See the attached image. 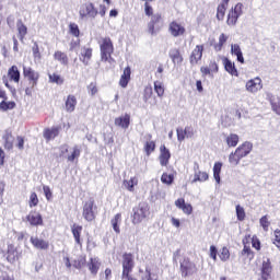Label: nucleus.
<instances>
[{"label":"nucleus","instance_id":"f257e3e1","mask_svg":"<svg viewBox=\"0 0 280 280\" xmlns=\"http://www.w3.org/2000/svg\"><path fill=\"white\" fill-rule=\"evenodd\" d=\"M23 78L28 82V85L25 88V95L32 97L34 91L38 86V81L40 80V72L34 70L32 67L23 66Z\"/></svg>","mask_w":280,"mask_h":280},{"label":"nucleus","instance_id":"f03ea898","mask_svg":"<svg viewBox=\"0 0 280 280\" xmlns=\"http://www.w3.org/2000/svg\"><path fill=\"white\" fill-rule=\"evenodd\" d=\"M106 10L105 4H100L98 11L93 2H85L81 4L79 15L82 21H84V19H96L97 14H100V16H106Z\"/></svg>","mask_w":280,"mask_h":280},{"label":"nucleus","instance_id":"7ed1b4c3","mask_svg":"<svg viewBox=\"0 0 280 280\" xmlns=\"http://www.w3.org/2000/svg\"><path fill=\"white\" fill-rule=\"evenodd\" d=\"M100 49L102 62H109V65H113L115 62V58H113V54H115L113 39H110V37L102 38L100 43Z\"/></svg>","mask_w":280,"mask_h":280},{"label":"nucleus","instance_id":"20e7f679","mask_svg":"<svg viewBox=\"0 0 280 280\" xmlns=\"http://www.w3.org/2000/svg\"><path fill=\"white\" fill-rule=\"evenodd\" d=\"M198 270H200V266L191 261L190 257H184L179 260V273L183 279L198 275Z\"/></svg>","mask_w":280,"mask_h":280},{"label":"nucleus","instance_id":"39448f33","mask_svg":"<svg viewBox=\"0 0 280 280\" xmlns=\"http://www.w3.org/2000/svg\"><path fill=\"white\" fill-rule=\"evenodd\" d=\"M150 215V205L142 201L132 208L131 222L132 224H141Z\"/></svg>","mask_w":280,"mask_h":280},{"label":"nucleus","instance_id":"423d86ee","mask_svg":"<svg viewBox=\"0 0 280 280\" xmlns=\"http://www.w3.org/2000/svg\"><path fill=\"white\" fill-rule=\"evenodd\" d=\"M82 215L86 222H93L97 215V206L95 205V199L90 198L83 205Z\"/></svg>","mask_w":280,"mask_h":280},{"label":"nucleus","instance_id":"0eeeda50","mask_svg":"<svg viewBox=\"0 0 280 280\" xmlns=\"http://www.w3.org/2000/svg\"><path fill=\"white\" fill-rule=\"evenodd\" d=\"M2 82L7 89H10V82H14L15 84H19V82H21V70H19V66L16 65L11 66L8 69L7 77L2 78Z\"/></svg>","mask_w":280,"mask_h":280},{"label":"nucleus","instance_id":"6e6552de","mask_svg":"<svg viewBox=\"0 0 280 280\" xmlns=\"http://www.w3.org/2000/svg\"><path fill=\"white\" fill-rule=\"evenodd\" d=\"M163 27V15L161 13H155L151 16V20L148 23V32L151 36L156 35L158 32H161Z\"/></svg>","mask_w":280,"mask_h":280},{"label":"nucleus","instance_id":"1a4fd4ad","mask_svg":"<svg viewBox=\"0 0 280 280\" xmlns=\"http://www.w3.org/2000/svg\"><path fill=\"white\" fill-rule=\"evenodd\" d=\"M168 33L173 38H180V36H185L187 34V28L183 23L174 20L168 24Z\"/></svg>","mask_w":280,"mask_h":280},{"label":"nucleus","instance_id":"9d476101","mask_svg":"<svg viewBox=\"0 0 280 280\" xmlns=\"http://www.w3.org/2000/svg\"><path fill=\"white\" fill-rule=\"evenodd\" d=\"M121 266H122L121 275L132 272V270H135V255L132 253H127V252L124 253Z\"/></svg>","mask_w":280,"mask_h":280},{"label":"nucleus","instance_id":"9b49d317","mask_svg":"<svg viewBox=\"0 0 280 280\" xmlns=\"http://www.w3.org/2000/svg\"><path fill=\"white\" fill-rule=\"evenodd\" d=\"M244 156H246V143H243L235 150L234 153H231L229 156V161L233 165H237L240 161L244 159Z\"/></svg>","mask_w":280,"mask_h":280},{"label":"nucleus","instance_id":"f8f14e48","mask_svg":"<svg viewBox=\"0 0 280 280\" xmlns=\"http://www.w3.org/2000/svg\"><path fill=\"white\" fill-rule=\"evenodd\" d=\"M242 8H244V5L242 3H237L228 14V25H235V23H237V19H240V16H242Z\"/></svg>","mask_w":280,"mask_h":280},{"label":"nucleus","instance_id":"ddd939ff","mask_svg":"<svg viewBox=\"0 0 280 280\" xmlns=\"http://www.w3.org/2000/svg\"><path fill=\"white\" fill-rule=\"evenodd\" d=\"M26 221L31 224V226H43L45 222L43 221V214L36 210H31L26 215Z\"/></svg>","mask_w":280,"mask_h":280},{"label":"nucleus","instance_id":"4468645a","mask_svg":"<svg viewBox=\"0 0 280 280\" xmlns=\"http://www.w3.org/2000/svg\"><path fill=\"white\" fill-rule=\"evenodd\" d=\"M202 54H205V45H197L192 51L190 52L189 56V62L192 66L198 65V62H200V60H202Z\"/></svg>","mask_w":280,"mask_h":280},{"label":"nucleus","instance_id":"2eb2a0df","mask_svg":"<svg viewBox=\"0 0 280 280\" xmlns=\"http://www.w3.org/2000/svg\"><path fill=\"white\" fill-rule=\"evenodd\" d=\"M171 159H172V153L170 152V149H167L165 144H162L160 147V155H159L160 165H162V167H167V165H170Z\"/></svg>","mask_w":280,"mask_h":280},{"label":"nucleus","instance_id":"dca6fc26","mask_svg":"<svg viewBox=\"0 0 280 280\" xmlns=\"http://www.w3.org/2000/svg\"><path fill=\"white\" fill-rule=\"evenodd\" d=\"M60 130H62L61 126H54L51 128H45L43 131V137L47 141H54L56 137H59Z\"/></svg>","mask_w":280,"mask_h":280},{"label":"nucleus","instance_id":"f3484780","mask_svg":"<svg viewBox=\"0 0 280 280\" xmlns=\"http://www.w3.org/2000/svg\"><path fill=\"white\" fill-rule=\"evenodd\" d=\"M175 207H177V209H180V211H183L185 215H191L194 213V207L191 206V203H186L185 198H178L177 200H175Z\"/></svg>","mask_w":280,"mask_h":280},{"label":"nucleus","instance_id":"a211bd4d","mask_svg":"<svg viewBox=\"0 0 280 280\" xmlns=\"http://www.w3.org/2000/svg\"><path fill=\"white\" fill-rule=\"evenodd\" d=\"M148 140L143 143V152L147 156H150L156 150V141L152 140V135L149 133Z\"/></svg>","mask_w":280,"mask_h":280},{"label":"nucleus","instance_id":"6ab92c4d","mask_svg":"<svg viewBox=\"0 0 280 280\" xmlns=\"http://www.w3.org/2000/svg\"><path fill=\"white\" fill-rule=\"evenodd\" d=\"M262 86L260 78L252 79L246 83V90L249 93H257V91H261Z\"/></svg>","mask_w":280,"mask_h":280},{"label":"nucleus","instance_id":"aec40b11","mask_svg":"<svg viewBox=\"0 0 280 280\" xmlns=\"http://www.w3.org/2000/svg\"><path fill=\"white\" fill-rule=\"evenodd\" d=\"M31 244L34 246V248H37V250H47L49 249V242L39 238L38 236H32L31 237Z\"/></svg>","mask_w":280,"mask_h":280},{"label":"nucleus","instance_id":"412c9836","mask_svg":"<svg viewBox=\"0 0 280 280\" xmlns=\"http://www.w3.org/2000/svg\"><path fill=\"white\" fill-rule=\"evenodd\" d=\"M130 75H132V70L130 69V66H127L119 79V86H121V89H126V86H128Z\"/></svg>","mask_w":280,"mask_h":280},{"label":"nucleus","instance_id":"4be33fe9","mask_svg":"<svg viewBox=\"0 0 280 280\" xmlns=\"http://www.w3.org/2000/svg\"><path fill=\"white\" fill-rule=\"evenodd\" d=\"M16 259H19V250L14 245L9 244L7 249V261H9V264H15Z\"/></svg>","mask_w":280,"mask_h":280},{"label":"nucleus","instance_id":"5701e85b","mask_svg":"<svg viewBox=\"0 0 280 280\" xmlns=\"http://www.w3.org/2000/svg\"><path fill=\"white\" fill-rule=\"evenodd\" d=\"M82 225H79L77 223H73L71 225V233L74 237V242L75 244H78V246H82Z\"/></svg>","mask_w":280,"mask_h":280},{"label":"nucleus","instance_id":"b1692460","mask_svg":"<svg viewBox=\"0 0 280 280\" xmlns=\"http://www.w3.org/2000/svg\"><path fill=\"white\" fill-rule=\"evenodd\" d=\"M114 124L115 126H118V128L127 130V128L130 127V114H125L124 116L115 118Z\"/></svg>","mask_w":280,"mask_h":280},{"label":"nucleus","instance_id":"393cba45","mask_svg":"<svg viewBox=\"0 0 280 280\" xmlns=\"http://www.w3.org/2000/svg\"><path fill=\"white\" fill-rule=\"evenodd\" d=\"M75 106H78V98L75 95H68L65 102V108L67 113H73L75 110Z\"/></svg>","mask_w":280,"mask_h":280},{"label":"nucleus","instance_id":"a878e982","mask_svg":"<svg viewBox=\"0 0 280 280\" xmlns=\"http://www.w3.org/2000/svg\"><path fill=\"white\" fill-rule=\"evenodd\" d=\"M200 71L203 78L207 75H213V73H218L219 71L218 62L210 61L209 67H201Z\"/></svg>","mask_w":280,"mask_h":280},{"label":"nucleus","instance_id":"bb28decb","mask_svg":"<svg viewBox=\"0 0 280 280\" xmlns=\"http://www.w3.org/2000/svg\"><path fill=\"white\" fill-rule=\"evenodd\" d=\"M2 140L4 141L3 145L7 150H13L14 148V136L12 131L5 130L4 135L2 136Z\"/></svg>","mask_w":280,"mask_h":280},{"label":"nucleus","instance_id":"cd10ccee","mask_svg":"<svg viewBox=\"0 0 280 280\" xmlns=\"http://www.w3.org/2000/svg\"><path fill=\"white\" fill-rule=\"evenodd\" d=\"M54 60L67 67L69 65V56L62 50H56L52 55Z\"/></svg>","mask_w":280,"mask_h":280},{"label":"nucleus","instance_id":"c85d7f7f","mask_svg":"<svg viewBox=\"0 0 280 280\" xmlns=\"http://www.w3.org/2000/svg\"><path fill=\"white\" fill-rule=\"evenodd\" d=\"M229 1L231 0H222V2L217 8V20L224 21V16L226 14V8H229Z\"/></svg>","mask_w":280,"mask_h":280},{"label":"nucleus","instance_id":"c756f323","mask_svg":"<svg viewBox=\"0 0 280 280\" xmlns=\"http://www.w3.org/2000/svg\"><path fill=\"white\" fill-rule=\"evenodd\" d=\"M100 266H102V262H100V258H90V261L88 262V268L94 277L97 276V272H100Z\"/></svg>","mask_w":280,"mask_h":280},{"label":"nucleus","instance_id":"7c9ffc66","mask_svg":"<svg viewBox=\"0 0 280 280\" xmlns=\"http://www.w3.org/2000/svg\"><path fill=\"white\" fill-rule=\"evenodd\" d=\"M272 275V265L270 264V260H264L262 267H261V279H270Z\"/></svg>","mask_w":280,"mask_h":280},{"label":"nucleus","instance_id":"2f4dec72","mask_svg":"<svg viewBox=\"0 0 280 280\" xmlns=\"http://www.w3.org/2000/svg\"><path fill=\"white\" fill-rule=\"evenodd\" d=\"M16 30H18V37L20 38L21 43L25 40V36H27V26L23 23V20H19L16 22Z\"/></svg>","mask_w":280,"mask_h":280},{"label":"nucleus","instance_id":"473e14b6","mask_svg":"<svg viewBox=\"0 0 280 280\" xmlns=\"http://www.w3.org/2000/svg\"><path fill=\"white\" fill-rule=\"evenodd\" d=\"M81 154H82V149L80 148V145L75 144L72 148V151L70 152V154H68L67 161L69 163H74L75 161H78L80 159Z\"/></svg>","mask_w":280,"mask_h":280},{"label":"nucleus","instance_id":"72a5a7b5","mask_svg":"<svg viewBox=\"0 0 280 280\" xmlns=\"http://www.w3.org/2000/svg\"><path fill=\"white\" fill-rule=\"evenodd\" d=\"M223 65L225 71L230 73V75H235L237 78V68H235V63H233L229 58H223Z\"/></svg>","mask_w":280,"mask_h":280},{"label":"nucleus","instance_id":"f704fd0d","mask_svg":"<svg viewBox=\"0 0 280 280\" xmlns=\"http://www.w3.org/2000/svg\"><path fill=\"white\" fill-rule=\"evenodd\" d=\"M170 58L174 65H183V55L178 48H174L170 51Z\"/></svg>","mask_w":280,"mask_h":280},{"label":"nucleus","instance_id":"c9c22d12","mask_svg":"<svg viewBox=\"0 0 280 280\" xmlns=\"http://www.w3.org/2000/svg\"><path fill=\"white\" fill-rule=\"evenodd\" d=\"M207 180H209V173L197 171L194 174L191 183H207Z\"/></svg>","mask_w":280,"mask_h":280},{"label":"nucleus","instance_id":"e433bc0d","mask_svg":"<svg viewBox=\"0 0 280 280\" xmlns=\"http://www.w3.org/2000/svg\"><path fill=\"white\" fill-rule=\"evenodd\" d=\"M231 54L232 56L237 57V61L244 65V55L242 54V48L237 44L231 45Z\"/></svg>","mask_w":280,"mask_h":280},{"label":"nucleus","instance_id":"4c0bfd02","mask_svg":"<svg viewBox=\"0 0 280 280\" xmlns=\"http://www.w3.org/2000/svg\"><path fill=\"white\" fill-rule=\"evenodd\" d=\"M225 143L228 148H236L237 143H240V136L236 133H230L225 137Z\"/></svg>","mask_w":280,"mask_h":280},{"label":"nucleus","instance_id":"58836bf2","mask_svg":"<svg viewBox=\"0 0 280 280\" xmlns=\"http://www.w3.org/2000/svg\"><path fill=\"white\" fill-rule=\"evenodd\" d=\"M14 108H16V102L14 101L2 100L0 102V110L3 113L8 110H14Z\"/></svg>","mask_w":280,"mask_h":280},{"label":"nucleus","instance_id":"ea45409f","mask_svg":"<svg viewBox=\"0 0 280 280\" xmlns=\"http://www.w3.org/2000/svg\"><path fill=\"white\" fill-rule=\"evenodd\" d=\"M220 174H222V162H215L213 165V178L217 185L221 183Z\"/></svg>","mask_w":280,"mask_h":280},{"label":"nucleus","instance_id":"a19ab883","mask_svg":"<svg viewBox=\"0 0 280 280\" xmlns=\"http://www.w3.org/2000/svg\"><path fill=\"white\" fill-rule=\"evenodd\" d=\"M187 130L190 133V137H194V129L191 127L177 128V140L178 141H185V138L187 137Z\"/></svg>","mask_w":280,"mask_h":280},{"label":"nucleus","instance_id":"79ce46f5","mask_svg":"<svg viewBox=\"0 0 280 280\" xmlns=\"http://www.w3.org/2000/svg\"><path fill=\"white\" fill-rule=\"evenodd\" d=\"M121 223V213L115 214V217L110 220V224L115 233L120 234L121 230L119 229V224Z\"/></svg>","mask_w":280,"mask_h":280},{"label":"nucleus","instance_id":"37998d69","mask_svg":"<svg viewBox=\"0 0 280 280\" xmlns=\"http://www.w3.org/2000/svg\"><path fill=\"white\" fill-rule=\"evenodd\" d=\"M226 40H229L228 35L224 34V33H222V34L219 36V42L213 45L214 51H220V50L224 47V45H226Z\"/></svg>","mask_w":280,"mask_h":280},{"label":"nucleus","instance_id":"c03bdc74","mask_svg":"<svg viewBox=\"0 0 280 280\" xmlns=\"http://www.w3.org/2000/svg\"><path fill=\"white\" fill-rule=\"evenodd\" d=\"M91 58H93V48H84L83 52L81 54V61L83 65H89Z\"/></svg>","mask_w":280,"mask_h":280},{"label":"nucleus","instance_id":"a18cd8bd","mask_svg":"<svg viewBox=\"0 0 280 280\" xmlns=\"http://www.w3.org/2000/svg\"><path fill=\"white\" fill-rule=\"evenodd\" d=\"M270 104L273 113L276 115H280V97L279 96H271Z\"/></svg>","mask_w":280,"mask_h":280},{"label":"nucleus","instance_id":"49530a36","mask_svg":"<svg viewBox=\"0 0 280 280\" xmlns=\"http://www.w3.org/2000/svg\"><path fill=\"white\" fill-rule=\"evenodd\" d=\"M48 80L51 82V84H65V78L56 72L48 74Z\"/></svg>","mask_w":280,"mask_h":280},{"label":"nucleus","instance_id":"de8ad7c7","mask_svg":"<svg viewBox=\"0 0 280 280\" xmlns=\"http://www.w3.org/2000/svg\"><path fill=\"white\" fill-rule=\"evenodd\" d=\"M124 185L128 191H135V186L139 185V179L131 177L129 180H124Z\"/></svg>","mask_w":280,"mask_h":280},{"label":"nucleus","instance_id":"09e8293b","mask_svg":"<svg viewBox=\"0 0 280 280\" xmlns=\"http://www.w3.org/2000/svg\"><path fill=\"white\" fill-rule=\"evenodd\" d=\"M38 202H40L38 200V195L36 192H31L30 195V199H28V207L30 209H34V207H38Z\"/></svg>","mask_w":280,"mask_h":280},{"label":"nucleus","instance_id":"8fccbe9b","mask_svg":"<svg viewBox=\"0 0 280 280\" xmlns=\"http://www.w3.org/2000/svg\"><path fill=\"white\" fill-rule=\"evenodd\" d=\"M69 33L74 36V38H80V26L75 23L69 24Z\"/></svg>","mask_w":280,"mask_h":280},{"label":"nucleus","instance_id":"3c124183","mask_svg":"<svg viewBox=\"0 0 280 280\" xmlns=\"http://www.w3.org/2000/svg\"><path fill=\"white\" fill-rule=\"evenodd\" d=\"M154 91L158 94V97H163V95H165V88L163 86V83L159 81L154 82Z\"/></svg>","mask_w":280,"mask_h":280},{"label":"nucleus","instance_id":"603ef678","mask_svg":"<svg viewBox=\"0 0 280 280\" xmlns=\"http://www.w3.org/2000/svg\"><path fill=\"white\" fill-rule=\"evenodd\" d=\"M219 257L221 261H229L231 259V252L226 247H223L219 253Z\"/></svg>","mask_w":280,"mask_h":280},{"label":"nucleus","instance_id":"864d4df0","mask_svg":"<svg viewBox=\"0 0 280 280\" xmlns=\"http://www.w3.org/2000/svg\"><path fill=\"white\" fill-rule=\"evenodd\" d=\"M161 182L164 185H172V183H174V175L173 174L163 173L162 176H161Z\"/></svg>","mask_w":280,"mask_h":280},{"label":"nucleus","instance_id":"5fc2aeb1","mask_svg":"<svg viewBox=\"0 0 280 280\" xmlns=\"http://www.w3.org/2000/svg\"><path fill=\"white\" fill-rule=\"evenodd\" d=\"M32 51H33V57L35 58V60H40L42 55H40V48L38 47V43H34L33 47H32Z\"/></svg>","mask_w":280,"mask_h":280},{"label":"nucleus","instance_id":"6e6d98bb","mask_svg":"<svg viewBox=\"0 0 280 280\" xmlns=\"http://www.w3.org/2000/svg\"><path fill=\"white\" fill-rule=\"evenodd\" d=\"M141 280H159V278H152V269L147 267L144 270V275L141 277Z\"/></svg>","mask_w":280,"mask_h":280},{"label":"nucleus","instance_id":"4d7b16f0","mask_svg":"<svg viewBox=\"0 0 280 280\" xmlns=\"http://www.w3.org/2000/svg\"><path fill=\"white\" fill-rule=\"evenodd\" d=\"M153 91H152V85H147L144 88V93H143V100L144 102H148L150 97H152Z\"/></svg>","mask_w":280,"mask_h":280},{"label":"nucleus","instance_id":"13d9d810","mask_svg":"<svg viewBox=\"0 0 280 280\" xmlns=\"http://www.w3.org/2000/svg\"><path fill=\"white\" fill-rule=\"evenodd\" d=\"M88 91L90 93V95H97L98 89H97V83L96 82H91L88 85Z\"/></svg>","mask_w":280,"mask_h":280},{"label":"nucleus","instance_id":"bf43d9fd","mask_svg":"<svg viewBox=\"0 0 280 280\" xmlns=\"http://www.w3.org/2000/svg\"><path fill=\"white\" fill-rule=\"evenodd\" d=\"M43 191L46 200H51L54 198V194L51 192V188L49 186H43Z\"/></svg>","mask_w":280,"mask_h":280},{"label":"nucleus","instance_id":"052dcab7","mask_svg":"<svg viewBox=\"0 0 280 280\" xmlns=\"http://www.w3.org/2000/svg\"><path fill=\"white\" fill-rule=\"evenodd\" d=\"M259 222H260V226L264 229V231H268V229L270 226V221H268V215H264Z\"/></svg>","mask_w":280,"mask_h":280},{"label":"nucleus","instance_id":"680f3d73","mask_svg":"<svg viewBox=\"0 0 280 280\" xmlns=\"http://www.w3.org/2000/svg\"><path fill=\"white\" fill-rule=\"evenodd\" d=\"M252 246L256 250H261V242L259 241V238L257 236L252 237Z\"/></svg>","mask_w":280,"mask_h":280},{"label":"nucleus","instance_id":"e2e57ef3","mask_svg":"<svg viewBox=\"0 0 280 280\" xmlns=\"http://www.w3.org/2000/svg\"><path fill=\"white\" fill-rule=\"evenodd\" d=\"M16 141H18L16 148L19 150H24V148H25V138H23V136H18Z\"/></svg>","mask_w":280,"mask_h":280},{"label":"nucleus","instance_id":"0e129e2a","mask_svg":"<svg viewBox=\"0 0 280 280\" xmlns=\"http://www.w3.org/2000/svg\"><path fill=\"white\" fill-rule=\"evenodd\" d=\"M236 215L238 220H244V218H246V212L244 211V208L236 206Z\"/></svg>","mask_w":280,"mask_h":280},{"label":"nucleus","instance_id":"69168bd1","mask_svg":"<svg viewBox=\"0 0 280 280\" xmlns=\"http://www.w3.org/2000/svg\"><path fill=\"white\" fill-rule=\"evenodd\" d=\"M144 13L147 16H154V9L148 2L144 3Z\"/></svg>","mask_w":280,"mask_h":280},{"label":"nucleus","instance_id":"338daca9","mask_svg":"<svg viewBox=\"0 0 280 280\" xmlns=\"http://www.w3.org/2000/svg\"><path fill=\"white\" fill-rule=\"evenodd\" d=\"M210 257L213 261H218V248L214 245L210 246Z\"/></svg>","mask_w":280,"mask_h":280},{"label":"nucleus","instance_id":"774afa93","mask_svg":"<svg viewBox=\"0 0 280 280\" xmlns=\"http://www.w3.org/2000/svg\"><path fill=\"white\" fill-rule=\"evenodd\" d=\"M273 244L277 246V248H280V230L275 231Z\"/></svg>","mask_w":280,"mask_h":280}]
</instances>
